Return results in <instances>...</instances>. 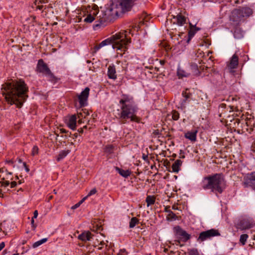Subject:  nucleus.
Segmentation results:
<instances>
[{
  "label": "nucleus",
  "instance_id": "nucleus-1",
  "mask_svg": "<svg viewBox=\"0 0 255 255\" xmlns=\"http://www.w3.org/2000/svg\"><path fill=\"white\" fill-rule=\"evenodd\" d=\"M2 95L10 105L20 109L28 98L29 87L22 79H10L1 85Z\"/></svg>",
  "mask_w": 255,
  "mask_h": 255
},
{
  "label": "nucleus",
  "instance_id": "nucleus-2",
  "mask_svg": "<svg viewBox=\"0 0 255 255\" xmlns=\"http://www.w3.org/2000/svg\"><path fill=\"white\" fill-rule=\"evenodd\" d=\"M120 110H118L117 118L121 124L130 123L143 124L142 118L136 115L139 108L133 96L122 94L119 101Z\"/></svg>",
  "mask_w": 255,
  "mask_h": 255
},
{
  "label": "nucleus",
  "instance_id": "nucleus-3",
  "mask_svg": "<svg viewBox=\"0 0 255 255\" xmlns=\"http://www.w3.org/2000/svg\"><path fill=\"white\" fill-rule=\"evenodd\" d=\"M129 34V32L128 30H121L96 45L94 47L93 53H96L105 46L112 45L114 49L120 51L118 52V54L123 56L128 51V45L131 42V38L128 36Z\"/></svg>",
  "mask_w": 255,
  "mask_h": 255
},
{
  "label": "nucleus",
  "instance_id": "nucleus-4",
  "mask_svg": "<svg viewBox=\"0 0 255 255\" xmlns=\"http://www.w3.org/2000/svg\"><path fill=\"white\" fill-rule=\"evenodd\" d=\"M226 180L222 173H215L203 177L199 184L201 189L210 190L217 195L222 194L226 188Z\"/></svg>",
  "mask_w": 255,
  "mask_h": 255
},
{
  "label": "nucleus",
  "instance_id": "nucleus-5",
  "mask_svg": "<svg viewBox=\"0 0 255 255\" xmlns=\"http://www.w3.org/2000/svg\"><path fill=\"white\" fill-rule=\"evenodd\" d=\"M115 4H112L106 8V10L103 11L102 17L95 21V24L93 25V28L96 30L97 28L100 27L105 22H111L118 16V11L116 9Z\"/></svg>",
  "mask_w": 255,
  "mask_h": 255
},
{
  "label": "nucleus",
  "instance_id": "nucleus-6",
  "mask_svg": "<svg viewBox=\"0 0 255 255\" xmlns=\"http://www.w3.org/2000/svg\"><path fill=\"white\" fill-rule=\"evenodd\" d=\"M36 71L37 72L43 74L47 78L48 81L53 84L57 83L60 79L54 75L42 59L38 60Z\"/></svg>",
  "mask_w": 255,
  "mask_h": 255
},
{
  "label": "nucleus",
  "instance_id": "nucleus-7",
  "mask_svg": "<svg viewBox=\"0 0 255 255\" xmlns=\"http://www.w3.org/2000/svg\"><path fill=\"white\" fill-rule=\"evenodd\" d=\"M253 13L252 8L249 7H243L234 9L231 13V20L234 22H240L244 17H249Z\"/></svg>",
  "mask_w": 255,
  "mask_h": 255
},
{
  "label": "nucleus",
  "instance_id": "nucleus-8",
  "mask_svg": "<svg viewBox=\"0 0 255 255\" xmlns=\"http://www.w3.org/2000/svg\"><path fill=\"white\" fill-rule=\"evenodd\" d=\"M221 235L219 231L215 229H211L205 231L201 232L197 239V241L201 243L207 240L211 239L214 237L220 236Z\"/></svg>",
  "mask_w": 255,
  "mask_h": 255
},
{
  "label": "nucleus",
  "instance_id": "nucleus-9",
  "mask_svg": "<svg viewBox=\"0 0 255 255\" xmlns=\"http://www.w3.org/2000/svg\"><path fill=\"white\" fill-rule=\"evenodd\" d=\"M193 91H194L193 89L191 90L187 88L182 91V96L183 97V99H181L179 103L180 108L182 110H184L186 107V105L193 100Z\"/></svg>",
  "mask_w": 255,
  "mask_h": 255
},
{
  "label": "nucleus",
  "instance_id": "nucleus-10",
  "mask_svg": "<svg viewBox=\"0 0 255 255\" xmlns=\"http://www.w3.org/2000/svg\"><path fill=\"white\" fill-rule=\"evenodd\" d=\"M135 1V0H116V2L114 3L117 8L119 5L122 12L124 13L130 11Z\"/></svg>",
  "mask_w": 255,
  "mask_h": 255
},
{
  "label": "nucleus",
  "instance_id": "nucleus-11",
  "mask_svg": "<svg viewBox=\"0 0 255 255\" xmlns=\"http://www.w3.org/2000/svg\"><path fill=\"white\" fill-rule=\"evenodd\" d=\"M90 89L89 87H86L78 95V99L79 103V109L88 105V99L89 96Z\"/></svg>",
  "mask_w": 255,
  "mask_h": 255
},
{
  "label": "nucleus",
  "instance_id": "nucleus-12",
  "mask_svg": "<svg viewBox=\"0 0 255 255\" xmlns=\"http://www.w3.org/2000/svg\"><path fill=\"white\" fill-rule=\"evenodd\" d=\"M173 231L175 235L182 237L181 240L184 242H186L191 238V235L188 234L179 226H176L173 228Z\"/></svg>",
  "mask_w": 255,
  "mask_h": 255
},
{
  "label": "nucleus",
  "instance_id": "nucleus-13",
  "mask_svg": "<svg viewBox=\"0 0 255 255\" xmlns=\"http://www.w3.org/2000/svg\"><path fill=\"white\" fill-rule=\"evenodd\" d=\"M245 187H251L255 190V172H252L248 174L245 178V181L243 183Z\"/></svg>",
  "mask_w": 255,
  "mask_h": 255
},
{
  "label": "nucleus",
  "instance_id": "nucleus-14",
  "mask_svg": "<svg viewBox=\"0 0 255 255\" xmlns=\"http://www.w3.org/2000/svg\"><path fill=\"white\" fill-rule=\"evenodd\" d=\"M65 124L72 130H76L77 127V117L76 115L67 116L65 120Z\"/></svg>",
  "mask_w": 255,
  "mask_h": 255
},
{
  "label": "nucleus",
  "instance_id": "nucleus-15",
  "mask_svg": "<svg viewBox=\"0 0 255 255\" xmlns=\"http://www.w3.org/2000/svg\"><path fill=\"white\" fill-rule=\"evenodd\" d=\"M253 227V225L247 219L240 220L237 224V228L241 230L251 229Z\"/></svg>",
  "mask_w": 255,
  "mask_h": 255
},
{
  "label": "nucleus",
  "instance_id": "nucleus-16",
  "mask_svg": "<svg viewBox=\"0 0 255 255\" xmlns=\"http://www.w3.org/2000/svg\"><path fill=\"white\" fill-rule=\"evenodd\" d=\"M190 29L188 33V37L186 39V43L189 44L191 39L194 36L197 32L201 29V28L197 27L195 25L189 23Z\"/></svg>",
  "mask_w": 255,
  "mask_h": 255
},
{
  "label": "nucleus",
  "instance_id": "nucleus-17",
  "mask_svg": "<svg viewBox=\"0 0 255 255\" xmlns=\"http://www.w3.org/2000/svg\"><path fill=\"white\" fill-rule=\"evenodd\" d=\"M93 236V235L89 231H84L78 236V239L82 242H86L91 241Z\"/></svg>",
  "mask_w": 255,
  "mask_h": 255
},
{
  "label": "nucleus",
  "instance_id": "nucleus-18",
  "mask_svg": "<svg viewBox=\"0 0 255 255\" xmlns=\"http://www.w3.org/2000/svg\"><path fill=\"white\" fill-rule=\"evenodd\" d=\"M197 132L198 130L196 129L188 131L185 133L184 137L191 141H195L197 139Z\"/></svg>",
  "mask_w": 255,
  "mask_h": 255
},
{
  "label": "nucleus",
  "instance_id": "nucleus-19",
  "mask_svg": "<svg viewBox=\"0 0 255 255\" xmlns=\"http://www.w3.org/2000/svg\"><path fill=\"white\" fill-rule=\"evenodd\" d=\"M239 64V58L236 54H234L232 57L230 62L227 64L228 67L231 69H235L237 67Z\"/></svg>",
  "mask_w": 255,
  "mask_h": 255
},
{
  "label": "nucleus",
  "instance_id": "nucleus-20",
  "mask_svg": "<svg viewBox=\"0 0 255 255\" xmlns=\"http://www.w3.org/2000/svg\"><path fill=\"white\" fill-rule=\"evenodd\" d=\"M108 76L109 79H117L115 66L114 64L110 65L108 68Z\"/></svg>",
  "mask_w": 255,
  "mask_h": 255
},
{
  "label": "nucleus",
  "instance_id": "nucleus-21",
  "mask_svg": "<svg viewBox=\"0 0 255 255\" xmlns=\"http://www.w3.org/2000/svg\"><path fill=\"white\" fill-rule=\"evenodd\" d=\"M232 32L234 37L236 39H241L244 36V31L239 26L235 27Z\"/></svg>",
  "mask_w": 255,
  "mask_h": 255
},
{
  "label": "nucleus",
  "instance_id": "nucleus-22",
  "mask_svg": "<svg viewBox=\"0 0 255 255\" xmlns=\"http://www.w3.org/2000/svg\"><path fill=\"white\" fill-rule=\"evenodd\" d=\"M173 18L176 19V24L179 26H182L186 22V18L181 13L178 14L176 16H174Z\"/></svg>",
  "mask_w": 255,
  "mask_h": 255
},
{
  "label": "nucleus",
  "instance_id": "nucleus-23",
  "mask_svg": "<svg viewBox=\"0 0 255 255\" xmlns=\"http://www.w3.org/2000/svg\"><path fill=\"white\" fill-rule=\"evenodd\" d=\"M115 169L120 175L124 178H128L131 174V171L128 169L125 170L118 166H115Z\"/></svg>",
  "mask_w": 255,
  "mask_h": 255
},
{
  "label": "nucleus",
  "instance_id": "nucleus-24",
  "mask_svg": "<svg viewBox=\"0 0 255 255\" xmlns=\"http://www.w3.org/2000/svg\"><path fill=\"white\" fill-rule=\"evenodd\" d=\"M39 0H35L32 4V7L33 8H35L36 10L39 9L41 10L43 12L45 9H46V5H43L42 3L39 1Z\"/></svg>",
  "mask_w": 255,
  "mask_h": 255
},
{
  "label": "nucleus",
  "instance_id": "nucleus-25",
  "mask_svg": "<svg viewBox=\"0 0 255 255\" xmlns=\"http://www.w3.org/2000/svg\"><path fill=\"white\" fill-rule=\"evenodd\" d=\"M182 161L180 159H177L172 165V172L176 173H178L180 170V167L182 165Z\"/></svg>",
  "mask_w": 255,
  "mask_h": 255
},
{
  "label": "nucleus",
  "instance_id": "nucleus-26",
  "mask_svg": "<svg viewBox=\"0 0 255 255\" xmlns=\"http://www.w3.org/2000/svg\"><path fill=\"white\" fill-rule=\"evenodd\" d=\"M104 152L107 155L113 154L115 150V146L113 144H107L105 145L104 149Z\"/></svg>",
  "mask_w": 255,
  "mask_h": 255
},
{
  "label": "nucleus",
  "instance_id": "nucleus-27",
  "mask_svg": "<svg viewBox=\"0 0 255 255\" xmlns=\"http://www.w3.org/2000/svg\"><path fill=\"white\" fill-rule=\"evenodd\" d=\"M177 75L179 79H182L184 77H188L190 76V74L186 72L183 69L178 68L177 70Z\"/></svg>",
  "mask_w": 255,
  "mask_h": 255
},
{
  "label": "nucleus",
  "instance_id": "nucleus-28",
  "mask_svg": "<svg viewBox=\"0 0 255 255\" xmlns=\"http://www.w3.org/2000/svg\"><path fill=\"white\" fill-rule=\"evenodd\" d=\"M190 68L192 72L194 73V75L199 76L201 74L198 66L196 63H191L190 64Z\"/></svg>",
  "mask_w": 255,
  "mask_h": 255
},
{
  "label": "nucleus",
  "instance_id": "nucleus-29",
  "mask_svg": "<svg viewBox=\"0 0 255 255\" xmlns=\"http://www.w3.org/2000/svg\"><path fill=\"white\" fill-rule=\"evenodd\" d=\"M70 150H61L59 152L58 155H57L56 160L57 161H60L63 158H64L70 152Z\"/></svg>",
  "mask_w": 255,
  "mask_h": 255
},
{
  "label": "nucleus",
  "instance_id": "nucleus-30",
  "mask_svg": "<svg viewBox=\"0 0 255 255\" xmlns=\"http://www.w3.org/2000/svg\"><path fill=\"white\" fill-rule=\"evenodd\" d=\"M96 15L97 13H96L95 12H94L93 14L90 13L88 14L86 17L84 19V22L89 23H92L95 19V16Z\"/></svg>",
  "mask_w": 255,
  "mask_h": 255
},
{
  "label": "nucleus",
  "instance_id": "nucleus-31",
  "mask_svg": "<svg viewBox=\"0 0 255 255\" xmlns=\"http://www.w3.org/2000/svg\"><path fill=\"white\" fill-rule=\"evenodd\" d=\"M178 219L177 216L171 210H169V214L166 217V220L168 221H175Z\"/></svg>",
  "mask_w": 255,
  "mask_h": 255
},
{
  "label": "nucleus",
  "instance_id": "nucleus-32",
  "mask_svg": "<svg viewBox=\"0 0 255 255\" xmlns=\"http://www.w3.org/2000/svg\"><path fill=\"white\" fill-rule=\"evenodd\" d=\"M145 201L147 203V206L148 207L154 204L155 198L154 196L148 195L146 198Z\"/></svg>",
  "mask_w": 255,
  "mask_h": 255
},
{
  "label": "nucleus",
  "instance_id": "nucleus-33",
  "mask_svg": "<svg viewBox=\"0 0 255 255\" xmlns=\"http://www.w3.org/2000/svg\"><path fill=\"white\" fill-rule=\"evenodd\" d=\"M139 223V220L136 217H132L130 219L129 223V228L130 229L133 228L136 225Z\"/></svg>",
  "mask_w": 255,
  "mask_h": 255
},
{
  "label": "nucleus",
  "instance_id": "nucleus-34",
  "mask_svg": "<svg viewBox=\"0 0 255 255\" xmlns=\"http://www.w3.org/2000/svg\"><path fill=\"white\" fill-rule=\"evenodd\" d=\"M47 240H48L47 238H43L41 240L35 242L32 245L33 248H36L39 247V246L41 245L42 244L46 243L47 241Z\"/></svg>",
  "mask_w": 255,
  "mask_h": 255
},
{
  "label": "nucleus",
  "instance_id": "nucleus-35",
  "mask_svg": "<svg viewBox=\"0 0 255 255\" xmlns=\"http://www.w3.org/2000/svg\"><path fill=\"white\" fill-rule=\"evenodd\" d=\"M172 119L174 121H177L180 118L179 112L176 110H172L171 112Z\"/></svg>",
  "mask_w": 255,
  "mask_h": 255
},
{
  "label": "nucleus",
  "instance_id": "nucleus-36",
  "mask_svg": "<svg viewBox=\"0 0 255 255\" xmlns=\"http://www.w3.org/2000/svg\"><path fill=\"white\" fill-rule=\"evenodd\" d=\"M248 235L246 234H242L240 236V242L244 245L246 244L247 239L248 238Z\"/></svg>",
  "mask_w": 255,
  "mask_h": 255
},
{
  "label": "nucleus",
  "instance_id": "nucleus-37",
  "mask_svg": "<svg viewBox=\"0 0 255 255\" xmlns=\"http://www.w3.org/2000/svg\"><path fill=\"white\" fill-rule=\"evenodd\" d=\"M188 254L189 255H199L198 251L196 248H192L189 250Z\"/></svg>",
  "mask_w": 255,
  "mask_h": 255
},
{
  "label": "nucleus",
  "instance_id": "nucleus-38",
  "mask_svg": "<svg viewBox=\"0 0 255 255\" xmlns=\"http://www.w3.org/2000/svg\"><path fill=\"white\" fill-rule=\"evenodd\" d=\"M38 151H39L38 147L37 145L33 146V147H32V149L31 155L32 156H34L36 154H38Z\"/></svg>",
  "mask_w": 255,
  "mask_h": 255
},
{
  "label": "nucleus",
  "instance_id": "nucleus-39",
  "mask_svg": "<svg viewBox=\"0 0 255 255\" xmlns=\"http://www.w3.org/2000/svg\"><path fill=\"white\" fill-rule=\"evenodd\" d=\"M78 136V133L76 132L75 133L72 134L71 132H69L67 135H65V137L67 138V136L71 137L73 139H76L77 138Z\"/></svg>",
  "mask_w": 255,
  "mask_h": 255
},
{
  "label": "nucleus",
  "instance_id": "nucleus-40",
  "mask_svg": "<svg viewBox=\"0 0 255 255\" xmlns=\"http://www.w3.org/2000/svg\"><path fill=\"white\" fill-rule=\"evenodd\" d=\"M2 179L4 180V178H2ZM0 187H7L10 184L9 181H0Z\"/></svg>",
  "mask_w": 255,
  "mask_h": 255
},
{
  "label": "nucleus",
  "instance_id": "nucleus-41",
  "mask_svg": "<svg viewBox=\"0 0 255 255\" xmlns=\"http://www.w3.org/2000/svg\"><path fill=\"white\" fill-rule=\"evenodd\" d=\"M87 63L88 64H90L91 63V65H89V70H91V71H95V68L94 66V63H92L91 61L90 60H87Z\"/></svg>",
  "mask_w": 255,
  "mask_h": 255
},
{
  "label": "nucleus",
  "instance_id": "nucleus-42",
  "mask_svg": "<svg viewBox=\"0 0 255 255\" xmlns=\"http://www.w3.org/2000/svg\"><path fill=\"white\" fill-rule=\"evenodd\" d=\"M128 253L125 249H121L117 255H128Z\"/></svg>",
  "mask_w": 255,
  "mask_h": 255
},
{
  "label": "nucleus",
  "instance_id": "nucleus-43",
  "mask_svg": "<svg viewBox=\"0 0 255 255\" xmlns=\"http://www.w3.org/2000/svg\"><path fill=\"white\" fill-rule=\"evenodd\" d=\"M142 158L146 163L149 164V160L148 159V156L147 154L142 153Z\"/></svg>",
  "mask_w": 255,
  "mask_h": 255
},
{
  "label": "nucleus",
  "instance_id": "nucleus-44",
  "mask_svg": "<svg viewBox=\"0 0 255 255\" xmlns=\"http://www.w3.org/2000/svg\"><path fill=\"white\" fill-rule=\"evenodd\" d=\"M228 108L230 109L229 112L236 111L237 112H239V114H241V112L237 109V107L234 108V106H229Z\"/></svg>",
  "mask_w": 255,
  "mask_h": 255
},
{
  "label": "nucleus",
  "instance_id": "nucleus-45",
  "mask_svg": "<svg viewBox=\"0 0 255 255\" xmlns=\"http://www.w3.org/2000/svg\"><path fill=\"white\" fill-rule=\"evenodd\" d=\"M97 189H96L95 188H94L92 189V190H91V191L88 193V195H87V196H92V195H94V194H96V192H97Z\"/></svg>",
  "mask_w": 255,
  "mask_h": 255
},
{
  "label": "nucleus",
  "instance_id": "nucleus-46",
  "mask_svg": "<svg viewBox=\"0 0 255 255\" xmlns=\"http://www.w3.org/2000/svg\"><path fill=\"white\" fill-rule=\"evenodd\" d=\"M234 122V125L235 127L237 126H238L240 123V120L239 119H233Z\"/></svg>",
  "mask_w": 255,
  "mask_h": 255
},
{
  "label": "nucleus",
  "instance_id": "nucleus-47",
  "mask_svg": "<svg viewBox=\"0 0 255 255\" xmlns=\"http://www.w3.org/2000/svg\"><path fill=\"white\" fill-rule=\"evenodd\" d=\"M23 166L25 169V170L26 172H29L30 171L29 166L26 164V162H23Z\"/></svg>",
  "mask_w": 255,
  "mask_h": 255
},
{
  "label": "nucleus",
  "instance_id": "nucleus-48",
  "mask_svg": "<svg viewBox=\"0 0 255 255\" xmlns=\"http://www.w3.org/2000/svg\"><path fill=\"white\" fill-rule=\"evenodd\" d=\"M153 134L156 136H157L158 137H159L161 134V132L158 129L154 130L153 131Z\"/></svg>",
  "mask_w": 255,
  "mask_h": 255
},
{
  "label": "nucleus",
  "instance_id": "nucleus-49",
  "mask_svg": "<svg viewBox=\"0 0 255 255\" xmlns=\"http://www.w3.org/2000/svg\"><path fill=\"white\" fill-rule=\"evenodd\" d=\"M5 162L7 164L12 165L13 167L15 166V165L14 164V161L12 159L6 160L5 161Z\"/></svg>",
  "mask_w": 255,
  "mask_h": 255
},
{
  "label": "nucleus",
  "instance_id": "nucleus-50",
  "mask_svg": "<svg viewBox=\"0 0 255 255\" xmlns=\"http://www.w3.org/2000/svg\"><path fill=\"white\" fill-rule=\"evenodd\" d=\"M31 227L33 230H34L36 227V225L34 224V219L32 218L31 220Z\"/></svg>",
  "mask_w": 255,
  "mask_h": 255
},
{
  "label": "nucleus",
  "instance_id": "nucleus-51",
  "mask_svg": "<svg viewBox=\"0 0 255 255\" xmlns=\"http://www.w3.org/2000/svg\"><path fill=\"white\" fill-rule=\"evenodd\" d=\"M81 111H82L83 113L85 114L84 117L90 115L89 111L86 109H82Z\"/></svg>",
  "mask_w": 255,
  "mask_h": 255
},
{
  "label": "nucleus",
  "instance_id": "nucleus-52",
  "mask_svg": "<svg viewBox=\"0 0 255 255\" xmlns=\"http://www.w3.org/2000/svg\"><path fill=\"white\" fill-rule=\"evenodd\" d=\"M60 133H65L66 135H67L68 133H69V131L67 130L66 129H65L64 128H60Z\"/></svg>",
  "mask_w": 255,
  "mask_h": 255
},
{
  "label": "nucleus",
  "instance_id": "nucleus-53",
  "mask_svg": "<svg viewBox=\"0 0 255 255\" xmlns=\"http://www.w3.org/2000/svg\"><path fill=\"white\" fill-rule=\"evenodd\" d=\"M17 185V182L15 181H12L10 183V188H13L16 187Z\"/></svg>",
  "mask_w": 255,
  "mask_h": 255
},
{
  "label": "nucleus",
  "instance_id": "nucleus-54",
  "mask_svg": "<svg viewBox=\"0 0 255 255\" xmlns=\"http://www.w3.org/2000/svg\"><path fill=\"white\" fill-rule=\"evenodd\" d=\"M38 215V213L37 210H35L33 213V216L32 218L36 219Z\"/></svg>",
  "mask_w": 255,
  "mask_h": 255
},
{
  "label": "nucleus",
  "instance_id": "nucleus-55",
  "mask_svg": "<svg viewBox=\"0 0 255 255\" xmlns=\"http://www.w3.org/2000/svg\"><path fill=\"white\" fill-rule=\"evenodd\" d=\"M5 243L2 242L0 243V252L4 248Z\"/></svg>",
  "mask_w": 255,
  "mask_h": 255
},
{
  "label": "nucleus",
  "instance_id": "nucleus-56",
  "mask_svg": "<svg viewBox=\"0 0 255 255\" xmlns=\"http://www.w3.org/2000/svg\"><path fill=\"white\" fill-rule=\"evenodd\" d=\"M8 172V170L4 167L0 168V173Z\"/></svg>",
  "mask_w": 255,
  "mask_h": 255
},
{
  "label": "nucleus",
  "instance_id": "nucleus-57",
  "mask_svg": "<svg viewBox=\"0 0 255 255\" xmlns=\"http://www.w3.org/2000/svg\"><path fill=\"white\" fill-rule=\"evenodd\" d=\"M39 1H40L41 3H42L44 5L48 3L49 2V0H39Z\"/></svg>",
  "mask_w": 255,
  "mask_h": 255
},
{
  "label": "nucleus",
  "instance_id": "nucleus-58",
  "mask_svg": "<svg viewBox=\"0 0 255 255\" xmlns=\"http://www.w3.org/2000/svg\"><path fill=\"white\" fill-rule=\"evenodd\" d=\"M81 109H82V108L79 109V107L77 109V114H78L79 117H80V116L83 117L82 113L81 112H79V111H81Z\"/></svg>",
  "mask_w": 255,
  "mask_h": 255
},
{
  "label": "nucleus",
  "instance_id": "nucleus-59",
  "mask_svg": "<svg viewBox=\"0 0 255 255\" xmlns=\"http://www.w3.org/2000/svg\"><path fill=\"white\" fill-rule=\"evenodd\" d=\"M219 108H222V109H226V105L225 104H221L219 105Z\"/></svg>",
  "mask_w": 255,
  "mask_h": 255
},
{
  "label": "nucleus",
  "instance_id": "nucleus-60",
  "mask_svg": "<svg viewBox=\"0 0 255 255\" xmlns=\"http://www.w3.org/2000/svg\"><path fill=\"white\" fill-rule=\"evenodd\" d=\"M80 206V203H77V204H76L75 205H74L73 207H72V209H76L77 208L79 207V206Z\"/></svg>",
  "mask_w": 255,
  "mask_h": 255
},
{
  "label": "nucleus",
  "instance_id": "nucleus-61",
  "mask_svg": "<svg viewBox=\"0 0 255 255\" xmlns=\"http://www.w3.org/2000/svg\"><path fill=\"white\" fill-rule=\"evenodd\" d=\"M248 120H249V119L247 118V119L246 120V124L247 125V126L248 127H249L251 125V122H248Z\"/></svg>",
  "mask_w": 255,
  "mask_h": 255
},
{
  "label": "nucleus",
  "instance_id": "nucleus-62",
  "mask_svg": "<svg viewBox=\"0 0 255 255\" xmlns=\"http://www.w3.org/2000/svg\"><path fill=\"white\" fill-rule=\"evenodd\" d=\"M78 132L79 133L82 134L84 132V129L83 128H80L78 129Z\"/></svg>",
  "mask_w": 255,
  "mask_h": 255
},
{
  "label": "nucleus",
  "instance_id": "nucleus-63",
  "mask_svg": "<svg viewBox=\"0 0 255 255\" xmlns=\"http://www.w3.org/2000/svg\"><path fill=\"white\" fill-rule=\"evenodd\" d=\"M212 73L214 74H217L218 73V72L215 69H212L211 70Z\"/></svg>",
  "mask_w": 255,
  "mask_h": 255
},
{
  "label": "nucleus",
  "instance_id": "nucleus-64",
  "mask_svg": "<svg viewBox=\"0 0 255 255\" xmlns=\"http://www.w3.org/2000/svg\"><path fill=\"white\" fill-rule=\"evenodd\" d=\"M52 4L51 3H49L47 6L46 5V8H52Z\"/></svg>",
  "mask_w": 255,
  "mask_h": 255
}]
</instances>
